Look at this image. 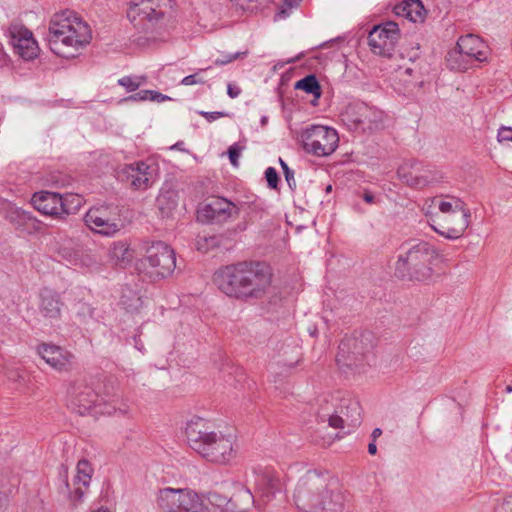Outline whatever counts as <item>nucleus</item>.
<instances>
[{"instance_id": "1", "label": "nucleus", "mask_w": 512, "mask_h": 512, "mask_svg": "<svg viewBox=\"0 0 512 512\" xmlns=\"http://www.w3.org/2000/svg\"><path fill=\"white\" fill-rule=\"evenodd\" d=\"M213 281L229 297L241 300L259 299L271 286L272 271L263 262H241L217 270Z\"/></svg>"}, {"instance_id": "2", "label": "nucleus", "mask_w": 512, "mask_h": 512, "mask_svg": "<svg viewBox=\"0 0 512 512\" xmlns=\"http://www.w3.org/2000/svg\"><path fill=\"white\" fill-rule=\"evenodd\" d=\"M333 485L328 473L309 470L295 486L294 502L305 512H341L344 496Z\"/></svg>"}, {"instance_id": "3", "label": "nucleus", "mask_w": 512, "mask_h": 512, "mask_svg": "<svg viewBox=\"0 0 512 512\" xmlns=\"http://www.w3.org/2000/svg\"><path fill=\"white\" fill-rule=\"evenodd\" d=\"M48 43L51 51L63 58H73L90 43L92 31L76 12L63 10L49 21Z\"/></svg>"}, {"instance_id": "4", "label": "nucleus", "mask_w": 512, "mask_h": 512, "mask_svg": "<svg viewBox=\"0 0 512 512\" xmlns=\"http://www.w3.org/2000/svg\"><path fill=\"white\" fill-rule=\"evenodd\" d=\"M445 257L431 244L421 241L400 253L395 264V274L402 279L427 282L439 274Z\"/></svg>"}, {"instance_id": "5", "label": "nucleus", "mask_w": 512, "mask_h": 512, "mask_svg": "<svg viewBox=\"0 0 512 512\" xmlns=\"http://www.w3.org/2000/svg\"><path fill=\"white\" fill-rule=\"evenodd\" d=\"M185 434L191 449L210 462L225 464L234 457L233 438L209 431L202 419L191 420Z\"/></svg>"}, {"instance_id": "6", "label": "nucleus", "mask_w": 512, "mask_h": 512, "mask_svg": "<svg viewBox=\"0 0 512 512\" xmlns=\"http://www.w3.org/2000/svg\"><path fill=\"white\" fill-rule=\"evenodd\" d=\"M127 16L135 25L142 24L147 32L155 33V40H165L173 27L170 0H132Z\"/></svg>"}, {"instance_id": "7", "label": "nucleus", "mask_w": 512, "mask_h": 512, "mask_svg": "<svg viewBox=\"0 0 512 512\" xmlns=\"http://www.w3.org/2000/svg\"><path fill=\"white\" fill-rule=\"evenodd\" d=\"M175 267V252L162 241L151 243L146 248L145 256L136 264L137 271L152 281L170 276Z\"/></svg>"}, {"instance_id": "8", "label": "nucleus", "mask_w": 512, "mask_h": 512, "mask_svg": "<svg viewBox=\"0 0 512 512\" xmlns=\"http://www.w3.org/2000/svg\"><path fill=\"white\" fill-rule=\"evenodd\" d=\"M156 505L161 512H209L198 493L188 488L160 489L156 495Z\"/></svg>"}, {"instance_id": "9", "label": "nucleus", "mask_w": 512, "mask_h": 512, "mask_svg": "<svg viewBox=\"0 0 512 512\" xmlns=\"http://www.w3.org/2000/svg\"><path fill=\"white\" fill-rule=\"evenodd\" d=\"M304 149L315 156L331 155L338 147L339 136L334 128L323 125H312L301 135Z\"/></svg>"}, {"instance_id": "10", "label": "nucleus", "mask_w": 512, "mask_h": 512, "mask_svg": "<svg viewBox=\"0 0 512 512\" xmlns=\"http://www.w3.org/2000/svg\"><path fill=\"white\" fill-rule=\"evenodd\" d=\"M101 401L102 398L85 381H76L68 389V407L79 415L93 410L95 413H110L108 409H98L102 406Z\"/></svg>"}, {"instance_id": "11", "label": "nucleus", "mask_w": 512, "mask_h": 512, "mask_svg": "<svg viewBox=\"0 0 512 512\" xmlns=\"http://www.w3.org/2000/svg\"><path fill=\"white\" fill-rule=\"evenodd\" d=\"M86 225L96 233L111 236L123 226L119 209L112 206L91 208L85 215Z\"/></svg>"}, {"instance_id": "12", "label": "nucleus", "mask_w": 512, "mask_h": 512, "mask_svg": "<svg viewBox=\"0 0 512 512\" xmlns=\"http://www.w3.org/2000/svg\"><path fill=\"white\" fill-rule=\"evenodd\" d=\"M118 178L130 185L134 190H147L157 178L156 168L147 161H137L120 166L117 170Z\"/></svg>"}, {"instance_id": "13", "label": "nucleus", "mask_w": 512, "mask_h": 512, "mask_svg": "<svg viewBox=\"0 0 512 512\" xmlns=\"http://www.w3.org/2000/svg\"><path fill=\"white\" fill-rule=\"evenodd\" d=\"M372 343L370 335H362L358 338H347L341 341L337 354V363L357 369L361 366L364 357L370 352Z\"/></svg>"}, {"instance_id": "14", "label": "nucleus", "mask_w": 512, "mask_h": 512, "mask_svg": "<svg viewBox=\"0 0 512 512\" xmlns=\"http://www.w3.org/2000/svg\"><path fill=\"white\" fill-rule=\"evenodd\" d=\"M471 213L468 208L464 212H457L451 215H432L431 227L435 232L447 239L460 238L469 226Z\"/></svg>"}, {"instance_id": "15", "label": "nucleus", "mask_w": 512, "mask_h": 512, "mask_svg": "<svg viewBox=\"0 0 512 512\" xmlns=\"http://www.w3.org/2000/svg\"><path fill=\"white\" fill-rule=\"evenodd\" d=\"M398 40V24L392 21L375 26L368 37L372 52L381 56H391Z\"/></svg>"}, {"instance_id": "16", "label": "nucleus", "mask_w": 512, "mask_h": 512, "mask_svg": "<svg viewBox=\"0 0 512 512\" xmlns=\"http://www.w3.org/2000/svg\"><path fill=\"white\" fill-rule=\"evenodd\" d=\"M9 43L14 52L25 61H31L39 55V46L33 33L21 24H11L7 32Z\"/></svg>"}, {"instance_id": "17", "label": "nucleus", "mask_w": 512, "mask_h": 512, "mask_svg": "<svg viewBox=\"0 0 512 512\" xmlns=\"http://www.w3.org/2000/svg\"><path fill=\"white\" fill-rule=\"evenodd\" d=\"M236 207L227 199L215 197L201 205L197 218L201 222L222 223L232 217Z\"/></svg>"}, {"instance_id": "18", "label": "nucleus", "mask_w": 512, "mask_h": 512, "mask_svg": "<svg viewBox=\"0 0 512 512\" xmlns=\"http://www.w3.org/2000/svg\"><path fill=\"white\" fill-rule=\"evenodd\" d=\"M67 199L57 193L41 191L33 195L32 204L43 215L59 217L69 213Z\"/></svg>"}, {"instance_id": "19", "label": "nucleus", "mask_w": 512, "mask_h": 512, "mask_svg": "<svg viewBox=\"0 0 512 512\" xmlns=\"http://www.w3.org/2000/svg\"><path fill=\"white\" fill-rule=\"evenodd\" d=\"M58 254L62 260L76 267L89 268L97 263L95 256L89 249L74 241L62 244Z\"/></svg>"}, {"instance_id": "20", "label": "nucleus", "mask_w": 512, "mask_h": 512, "mask_svg": "<svg viewBox=\"0 0 512 512\" xmlns=\"http://www.w3.org/2000/svg\"><path fill=\"white\" fill-rule=\"evenodd\" d=\"M38 354L55 370L67 371L72 367L73 355L59 346L41 344L38 347Z\"/></svg>"}, {"instance_id": "21", "label": "nucleus", "mask_w": 512, "mask_h": 512, "mask_svg": "<svg viewBox=\"0 0 512 512\" xmlns=\"http://www.w3.org/2000/svg\"><path fill=\"white\" fill-rule=\"evenodd\" d=\"M457 43L458 47L472 63L485 62L488 60L490 49L478 36L468 34L460 37Z\"/></svg>"}, {"instance_id": "22", "label": "nucleus", "mask_w": 512, "mask_h": 512, "mask_svg": "<svg viewBox=\"0 0 512 512\" xmlns=\"http://www.w3.org/2000/svg\"><path fill=\"white\" fill-rule=\"evenodd\" d=\"M466 204L457 197H434L430 200V204L424 207L426 215H451L457 212H464Z\"/></svg>"}, {"instance_id": "23", "label": "nucleus", "mask_w": 512, "mask_h": 512, "mask_svg": "<svg viewBox=\"0 0 512 512\" xmlns=\"http://www.w3.org/2000/svg\"><path fill=\"white\" fill-rule=\"evenodd\" d=\"M92 467L86 460H80L76 467V475L74 477V492L70 493L69 498L73 505H77L82 501L85 490L88 487L91 476Z\"/></svg>"}, {"instance_id": "24", "label": "nucleus", "mask_w": 512, "mask_h": 512, "mask_svg": "<svg viewBox=\"0 0 512 512\" xmlns=\"http://www.w3.org/2000/svg\"><path fill=\"white\" fill-rule=\"evenodd\" d=\"M341 415H330L328 418L329 426L333 428H345L348 427H356L360 424V413H359V405L357 402H351L349 406L346 407V412L341 408Z\"/></svg>"}, {"instance_id": "25", "label": "nucleus", "mask_w": 512, "mask_h": 512, "mask_svg": "<svg viewBox=\"0 0 512 512\" xmlns=\"http://www.w3.org/2000/svg\"><path fill=\"white\" fill-rule=\"evenodd\" d=\"M362 109L363 117L361 120V127L359 128L360 132L372 133L384 128L385 115L381 110L374 107H369L366 104H364V107H362Z\"/></svg>"}, {"instance_id": "26", "label": "nucleus", "mask_w": 512, "mask_h": 512, "mask_svg": "<svg viewBox=\"0 0 512 512\" xmlns=\"http://www.w3.org/2000/svg\"><path fill=\"white\" fill-rule=\"evenodd\" d=\"M394 12L415 23L422 22L426 15V10L420 0L404 1L394 7Z\"/></svg>"}, {"instance_id": "27", "label": "nucleus", "mask_w": 512, "mask_h": 512, "mask_svg": "<svg viewBox=\"0 0 512 512\" xmlns=\"http://www.w3.org/2000/svg\"><path fill=\"white\" fill-rule=\"evenodd\" d=\"M40 313L43 317L53 320L60 315V302L55 293L44 289L40 294Z\"/></svg>"}, {"instance_id": "28", "label": "nucleus", "mask_w": 512, "mask_h": 512, "mask_svg": "<svg viewBox=\"0 0 512 512\" xmlns=\"http://www.w3.org/2000/svg\"><path fill=\"white\" fill-rule=\"evenodd\" d=\"M364 103H351L341 113L342 122L352 131H359Z\"/></svg>"}, {"instance_id": "29", "label": "nucleus", "mask_w": 512, "mask_h": 512, "mask_svg": "<svg viewBox=\"0 0 512 512\" xmlns=\"http://www.w3.org/2000/svg\"><path fill=\"white\" fill-rule=\"evenodd\" d=\"M109 257L114 264L124 266L131 262L133 252L126 242L118 241L110 246Z\"/></svg>"}, {"instance_id": "30", "label": "nucleus", "mask_w": 512, "mask_h": 512, "mask_svg": "<svg viewBox=\"0 0 512 512\" xmlns=\"http://www.w3.org/2000/svg\"><path fill=\"white\" fill-rule=\"evenodd\" d=\"M446 63H447V66L451 70H456V71L467 70L468 68H470L473 65V63L470 61V59L467 58L466 55L458 47V44L456 45V47L454 49L450 50L447 53Z\"/></svg>"}, {"instance_id": "31", "label": "nucleus", "mask_w": 512, "mask_h": 512, "mask_svg": "<svg viewBox=\"0 0 512 512\" xmlns=\"http://www.w3.org/2000/svg\"><path fill=\"white\" fill-rule=\"evenodd\" d=\"M157 203L162 215L169 217L178 205L177 195L172 191L163 192L157 198Z\"/></svg>"}, {"instance_id": "32", "label": "nucleus", "mask_w": 512, "mask_h": 512, "mask_svg": "<svg viewBox=\"0 0 512 512\" xmlns=\"http://www.w3.org/2000/svg\"><path fill=\"white\" fill-rule=\"evenodd\" d=\"M295 89L303 90L316 98L321 96V87L314 75H308L295 83Z\"/></svg>"}, {"instance_id": "33", "label": "nucleus", "mask_w": 512, "mask_h": 512, "mask_svg": "<svg viewBox=\"0 0 512 512\" xmlns=\"http://www.w3.org/2000/svg\"><path fill=\"white\" fill-rule=\"evenodd\" d=\"M220 244V239L216 235L208 233H199L196 238V248L198 251L207 253Z\"/></svg>"}, {"instance_id": "34", "label": "nucleus", "mask_w": 512, "mask_h": 512, "mask_svg": "<svg viewBox=\"0 0 512 512\" xmlns=\"http://www.w3.org/2000/svg\"><path fill=\"white\" fill-rule=\"evenodd\" d=\"M145 82L146 77L144 76H125L118 80V84L124 87L128 92L136 91Z\"/></svg>"}, {"instance_id": "35", "label": "nucleus", "mask_w": 512, "mask_h": 512, "mask_svg": "<svg viewBox=\"0 0 512 512\" xmlns=\"http://www.w3.org/2000/svg\"><path fill=\"white\" fill-rule=\"evenodd\" d=\"M262 484L265 485V493L267 495L273 494L280 489V480L272 473H265L261 478Z\"/></svg>"}, {"instance_id": "36", "label": "nucleus", "mask_w": 512, "mask_h": 512, "mask_svg": "<svg viewBox=\"0 0 512 512\" xmlns=\"http://www.w3.org/2000/svg\"><path fill=\"white\" fill-rule=\"evenodd\" d=\"M206 70L207 69H199L196 73L184 77L181 81V84L185 86L204 84L205 78L203 74Z\"/></svg>"}, {"instance_id": "37", "label": "nucleus", "mask_w": 512, "mask_h": 512, "mask_svg": "<svg viewBox=\"0 0 512 512\" xmlns=\"http://www.w3.org/2000/svg\"><path fill=\"white\" fill-rule=\"evenodd\" d=\"M427 186L434 185L441 181L442 174L434 169H423L420 171Z\"/></svg>"}, {"instance_id": "38", "label": "nucleus", "mask_w": 512, "mask_h": 512, "mask_svg": "<svg viewBox=\"0 0 512 512\" xmlns=\"http://www.w3.org/2000/svg\"><path fill=\"white\" fill-rule=\"evenodd\" d=\"M298 5V0H284V3L276 14L277 19H284L289 16L290 11Z\"/></svg>"}, {"instance_id": "39", "label": "nucleus", "mask_w": 512, "mask_h": 512, "mask_svg": "<svg viewBox=\"0 0 512 512\" xmlns=\"http://www.w3.org/2000/svg\"><path fill=\"white\" fill-rule=\"evenodd\" d=\"M265 178L270 188L276 189L278 187L279 176L275 168L268 167L265 171Z\"/></svg>"}, {"instance_id": "40", "label": "nucleus", "mask_w": 512, "mask_h": 512, "mask_svg": "<svg viewBox=\"0 0 512 512\" xmlns=\"http://www.w3.org/2000/svg\"><path fill=\"white\" fill-rule=\"evenodd\" d=\"M407 184L413 188L422 189L427 187L425 180L423 179L422 174L419 172L415 175H410L406 180Z\"/></svg>"}, {"instance_id": "41", "label": "nucleus", "mask_w": 512, "mask_h": 512, "mask_svg": "<svg viewBox=\"0 0 512 512\" xmlns=\"http://www.w3.org/2000/svg\"><path fill=\"white\" fill-rule=\"evenodd\" d=\"M497 141L501 144L512 142V127H500L497 133Z\"/></svg>"}, {"instance_id": "42", "label": "nucleus", "mask_w": 512, "mask_h": 512, "mask_svg": "<svg viewBox=\"0 0 512 512\" xmlns=\"http://www.w3.org/2000/svg\"><path fill=\"white\" fill-rule=\"evenodd\" d=\"M495 512H512V495L499 500Z\"/></svg>"}, {"instance_id": "43", "label": "nucleus", "mask_w": 512, "mask_h": 512, "mask_svg": "<svg viewBox=\"0 0 512 512\" xmlns=\"http://www.w3.org/2000/svg\"><path fill=\"white\" fill-rule=\"evenodd\" d=\"M149 94H151L149 92V90H140L139 92L134 93V94L124 98L122 101H124V102H128V101H131V102L147 101V100H149Z\"/></svg>"}, {"instance_id": "44", "label": "nucleus", "mask_w": 512, "mask_h": 512, "mask_svg": "<svg viewBox=\"0 0 512 512\" xmlns=\"http://www.w3.org/2000/svg\"><path fill=\"white\" fill-rule=\"evenodd\" d=\"M149 92L151 93L149 94V101L161 103L171 99L169 96L154 90H149Z\"/></svg>"}, {"instance_id": "45", "label": "nucleus", "mask_w": 512, "mask_h": 512, "mask_svg": "<svg viewBox=\"0 0 512 512\" xmlns=\"http://www.w3.org/2000/svg\"><path fill=\"white\" fill-rule=\"evenodd\" d=\"M228 155H229V159H230V162L236 166L237 165V160L240 156V149L236 146V145H233L229 148L228 150Z\"/></svg>"}, {"instance_id": "46", "label": "nucleus", "mask_w": 512, "mask_h": 512, "mask_svg": "<svg viewBox=\"0 0 512 512\" xmlns=\"http://www.w3.org/2000/svg\"><path fill=\"white\" fill-rule=\"evenodd\" d=\"M227 94L230 98L235 99L241 94V88L234 83H228Z\"/></svg>"}, {"instance_id": "47", "label": "nucleus", "mask_w": 512, "mask_h": 512, "mask_svg": "<svg viewBox=\"0 0 512 512\" xmlns=\"http://www.w3.org/2000/svg\"><path fill=\"white\" fill-rule=\"evenodd\" d=\"M200 114L203 117H205L208 122H213V121H215V120H217V119H219V118H221V117L226 115L224 112H218V111H216V112H204V111H202V112H200Z\"/></svg>"}, {"instance_id": "48", "label": "nucleus", "mask_w": 512, "mask_h": 512, "mask_svg": "<svg viewBox=\"0 0 512 512\" xmlns=\"http://www.w3.org/2000/svg\"><path fill=\"white\" fill-rule=\"evenodd\" d=\"M240 55H241L240 53H235V54L223 56L222 58H217L215 60V64L216 65L228 64V63L232 62L233 60L237 59Z\"/></svg>"}, {"instance_id": "49", "label": "nucleus", "mask_w": 512, "mask_h": 512, "mask_svg": "<svg viewBox=\"0 0 512 512\" xmlns=\"http://www.w3.org/2000/svg\"><path fill=\"white\" fill-rule=\"evenodd\" d=\"M78 314L83 316V319L91 318L93 316V309L87 304H81L78 310Z\"/></svg>"}, {"instance_id": "50", "label": "nucleus", "mask_w": 512, "mask_h": 512, "mask_svg": "<svg viewBox=\"0 0 512 512\" xmlns=\"http://www.w3.org/2000/svg\"><path fill=\"white\" fill-rule=\"evenodd\" d=\"M285 179L287 181L288 186L293 189L296 186V181L294 178V171L292 169H288L283 172Z\"/></svg>"}, {"instance_id": "51", "label": "nucleus", "mask_w": 512, "mask_h": 512, "mask_svg": "<svg viewBox=\"0 0 512 512\" xmlns=\"http://www.w3.org/2000/svg\"><path fill=\"white\" fill-rule=\"evenodd\" d=\"M124 298H125V296L122 297V303L126 306L127 309H130V310L138 309L139 303H140L139 297H137L135 299V304H127V302L124 300Z\"/></svg>"}, {"instance_id": "52", "label": "nucleus", "mask_w": 512, "mask_h": 512, "mask_svg": "<svg viewBox=\"0 0 512 512\" xmlns=\"http://www.w3.org/2000/svg\"><path fill=\"white\" fill-rule=\"evenodd\" d=\"M9 378L13 379V380H20V379H24V376L19 372H11Z\"/></svg>"}, {"instance_id": "53", "label": "nucleus", "mask_w": 512, "mask_h": 512, "mask_svg": "<svg viewBox=\"0 0 512 512\" xmlns=\"http://www.w3.org/2000/svg\"><path fill=\"white\" fill-rule=\"evenodd\" d=\"M368 452H369L370 454H372V455L376 454V452H377V446H376V444H375L374 442L369 443V445H368Z\"/></svg>"}, {"instance_id": "54", "label": "nucleus", "mask_w": 512, "mask_h": 512, "mask_svg": "<svg viewBox=\"0 0 512 512\" xmlns=\"http://www.w3.org/2000/svg\"><path fill=\"white\" fill-rule=\"evenodd\" d=\"M363 199L367 203H374V196L371 193H365Z\"/></svg>"}, {"instance_id": "55", "label": "nucleus", "mask_w": 512, "mask_h": 512, "mask_svg": "<svg viewBox=\"0 0 512 512\" xmlns=\"http://www.w3.org/2000/svg\"><path fill=\"white\" fill-rule=\"evenodd\" d=\"M381 434H382L381 429L380 428H375L372 431V438H373V440L377 439Z\"/></svg>"}, {"instance_id": "56", "label": "nucleus", "mask_w": 512, "mask_h": 512, "mask_svg": "<svg viewBox=\"0 0 512 512\" xmlns=\"http://www.w3.org/2000/svg\"><path fill=\"white\" fill-rule=\"evenodd\" d=\"M279 163L281 165L283 172L290 169L287 163L282 158H279Z\"/></svg>"}, {"instance_id": "57", "label": "nucleus", "mask_w": 512, "mask_h": 512, "mask_svg": "<svg viewBox=\"0 0 512 512\" xmlns=\"http://www.w3.org/2000/svg\"><path fill=\"white\" fill-rule=\"evenodd\" d=\"M91 512H112L107 508H98L96 510H92Z\"/></svg>"}, {"instance_id": "58", "label": "nucleus", "mask_w": 512, "mask_h": 512, "mask_svg": "<svg viewBox=\"0 0 512 512\" xmlns=\"http://www.w3.org/2000/svg\"><path fill=\"white\" fill-rule=\"evenodd\" d=\"M98 409H102V407L100 406V407H98ZM103 409H108V410L112 411V410H115V407H112V409H111L110 407H108L107 405H105V406L103 407ZM111 413H112V412H110L109 414H111Z\"/></svg>"}, {"instance_id": "59", "label": "nucleus", "mask_w": 512, "mask_h": 512, "mask_svg": "<svg viewBox=\"0 0 512 512\" xmlns=\"http://www.w3.org/2000/svg\"><path fill=\"white\" fill-rule=\"evenodd\" d=\"M505 390L507 393H512V386L508 385Z\"/></svg>"}, {"instance_id": "60", "label": "nucleus", "mask_w": 512, "mask_h": 512, "mask_svg": "<svg viewBox=\"0 0 512 512\" xmlns=\"http://www.w3.org/2000/svg\"><path fill=\"white\" fill-rule=\"evenodd\" d=\"M266 121H267V118L266 117H262V119H261L262 124H265Z\"/></svg>"}, {"instance_id": "61", "label": "nucleus", "mask_w": 512, "mask_h": 512, "mask_svg": "<svg viewBox=\"0 0 512 512\" xmlns=\"http://www.w3.org/2000/svg\"><path fill=\"white\" fill-rule=\"evenodd\" d=\"M4 55V52L2 51V47L0 46V57Z\"/></svg>"}, {"instance_id": "62", "label": "nucleus", "mask_w": 512, "mask_h": 512, "mask_svg": "<svg viewBox=\"0 0 512 512\" xmlns=\"http://www.w3.org/2000/svg\"><path fill=\"white\" fill-rule=\"evenodd\" d=\"M410 72H411V69H410V68H407V69L405 70V73H407V74H410Z\"/></svg>"}, {"instance_id": "63", "label": "nucleus", "mask_w": 512, "mask_h": 512, "mask_svg": "<svg viewBox=\"0 0 512 512\" xmlns=\"http://www.w3.org/2000/svg\"><path fill=\"white\" fill-rule=\"evenodd\" d=\"M246 496H247V497H251V494H250V492H249V491H247V492H246Z\"/></svg>"}]
</instances>
